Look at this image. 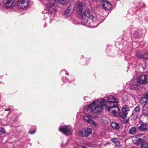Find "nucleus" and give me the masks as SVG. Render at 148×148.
I'll return each instance as SVG.
<instances>
[{"label":"nucleus","mask_w":148,"mask_h":148,"mask_svg":"<svg viewBox=\"0 0 148 148\" xmlns=\"http://www.w3.org/2000/svg\"><path fill=\"white\" fill-rule=\"evenodd\" d=\"M100 1L101 2H104L103 3H106L107 2H109L108 0H100Z\"/></svg>","instance_id":"a878e982"},{"label":"nucleus","mask_w":148,"mask_h":148,"mask_svg":"<svg viewBox=\"0 0 148 148\" xmlns=\"http://www.w3.org/2000/svg\"><path fill=\"white\" fill-rule=\"evenodd\" d=\"M143 139L139 138L136 140V143L137 144H139L140 143H142V142H143Z\"/></svg>","instance_id":"b1692460"},{"label":"nucleus","mask_w":148,"mask_h":148,"mask_svg":"<svg viewBox=\"0 0 148 148\" xmlns=\"http://www.w3.org/2000/svg\"><path fill=\"white\" fill-rule=\"evenodd\" d=\"M28 4V2L27 0H18L17 5L19 8H24L26 7Z\"/></svg>","instance_id":"1a4fd4ad"},{"label":"nucleus","mask_w":148,"mask_h":148,"mask_svg":"<svg viewBox=\"0 0 148 148\" xmlns=\"http://www.w3.org/2000/svg\"><path fill=\"white\" fill-rule=\"evenodd\" d=\"M88 123L95 127H96L97 125V124L95 123V121H93L91 119H90Z\"/></svg>","instance_id":"6ab92c4d"},{"label":"nucleus","mask_w":148,"mask_h":148,"mask_svg":"<svg viewBox=\"0 0 148 148\" xmlns=\"http://www.w3.org/2000/svg\"><path fill=\"white\" fill-rule=\"evenodd\" d=\"M59 130L60 131L66 135H69L72 133L71 128L70 126L66 125L60 127Z\"/></svg>","instance_id":"0eeeda50"},{"label":"nucleus","mask_w":148,"mask_h":148,"mask_svg":"<svg viewBox=\"0 0 148 148\" xmlns=\"http://www.w3.org/2000/svg\"><path fill=\"white\" fill-rule=\"evenodd\" d=\"M129 109L126 106H123L122 109V112L119 113V115L122 119H124L126 117L127 115V112Z\"/></svg>","instance_id":"6e6552de"},{"label":"nucleus","mask_w":148,"mask_h":148,"mask_svg":"<svg viewBox=\"0 0 148 148\" xmlns=\"http://www.w3.org/2000/svg\"><path fill=\"white\" fill-rule=\"evenodd\" d=\"M88 18L91 19L92 21H94L96 19V18L94 17L92 15V13L89 9H87L83 13L82 17V24L85 25L88 21Z\"/></svg>","instance_id":"39448f33"},{"label":"nucleus","mask_w":148,"mask_h":148,"mask_svg":"<svg viewBox=\"0 0 148 148\" xmlns=\"http://www.w3.org/2000/svg\"><path fill=\"white\" fill-rule=\"evenodd\" d=\"M101 5L106 10H109L112 7L111 4L109 2H107L106 3H102Z\"/></svg>","instance_id":"f8f14e48"},{"label":"nucleus","mask_w":148,"mask_h":148,"mask_svg":"<svg viewBox=\"0 0 148 148\" xmlns=\"http://www.w3.org/2000/svg\"><path fill=\"white\" fill-rule=\"evenodd\" d=\"M147 113L148 114V107H147Z\"/></svg>","instance_id":"7c9ffc66"},{"label":"nucleus","mask_w":148,"mask_h":148,"mask_svg":"<svg viewBox=\"0 0 148 148\" xmlns=\"http://www.w3.org/2000/svg\"><path fill=\"white\" fill-rule=\"evenodd\" d=\"M92 131L91 129L90 128H86L84 130L79 131L78 132V134L82 137H87L91 134Z\"/></svg>","instance_id":"423d86ee"},{"label":"nucleus","mask_w":148,"mask_h":148,"mask_svg":"<svg viewBox=\"0 0 148 148\" xmlns=\"http://www.w3.org/2000/svg\"><path fill=\"white\" fill-rule=\"evenodd\" d=\"M141 147L142 148H148V143L145 141L142 142Z\"/></svg>","instance_id":"a211bd4d"},{"label":"nucleus","mask_w":148,"mask_h":148,"mask_svg":"<svg viewBox=\"0 0 148 148\" xmlns=\"http://www.w3.org/2000/svg\"><path fill=\"white\" fill-rule=\"evenodd\" d=\"M138 129L143 131H146L148 130V126L147 123H142L138 127Z\"/></svg>","instance_id":"9d476101"},{"label":"nucleus","mask_w":148,"mask_h":148,"mask_svg":"<svg viewBox=\"0 0 148 148\" xmlns=\"http://www.w3.org/2000/svg\"><path fill=\"white\" fill-rule=\"evenodd\" d=\"M138 57L140 58H144L145 59H148V52H146L144 55L139 54Z\"/></svg>","instance_id":"dca6fc26"},{"label":"nucleus","mask_w":148,"mask_h":148,"mask_svg":"<svg viewBox=\"0 0 148 148\" xmlns=\"http://www.w3.org/2000/svg\"><path fill=\"white\" fill-rule=\"evenodd\" d=\"M35 132V131L34 130H31L29 132V133L31 134H34Z\"/></svg>","instance_id":"bb28decb"},{"label":"nucleus","mask_w":148,"mask_h":148,"mask_svg":"<svg viewBox=\"0 0 148 148\" xmlns=\"http://www.w3.org/2000/svg\"><path fill=\"white\" fill-rule=\"evenodd\" d=\"M144 97H145V98L147 99V100H148V93L146 94L145 95Z\"/></svg>","instance_id":"cd10ccee"},{"label":"nucleus","mask_w":148,"mask_h":148,"mask_svg":"<svg viewBox=\"0 0 148 148\" xmlns=\"http://www.w3.org/2000/svg\"><path fill=\"white\" fill-rule=\"evenodd\" d=\"M69 0H48L47 5L48 8V10L51 14L56 12V8L55 4L56 2H58L60 4L64 5Z\"/></svg>","instance_id":"20e7f679"},{"label":"nucleus","mask_w":148,"mask_h":148,"mask_svg":"<svg viewBox=\"0 0 148 148\" xmlns=\"http://www.w3.org/2000/svg\"><path fill=\"white\" fill-rule=\"evenodd\" d=\"M147 99L145 97H142L140 101V103L143 105H145L146 103Z\"/></svg>","instance_id":"f3484780"},{"label":"nucleus","mask_w":148,"mask_h":148,"mask_svg":"<svg viewBox=\"0 0 148 148\" xmlns=\"http://www.w3.org/2000/svg\"><path fill=\"white\" fill-rule=\"evenodd\" d=\"M0 132L2 134H3L5 133V129L3 128H1L0 129Z\"/></svg>","instance_id":"393cba45"},{"label":"nucleus","mask_w":148,"mask_h":148,"mask_svg":"<svg viewBox=\"0 0 148 148\" xmlns=\"http://www.w3.org/2000/svg\"><path fill=\"white\" fill-rule=\"evenodd\" d=\"M111 125L113 129L116 130H119L120 127L119 124L115 122H112Z\"/></svg>","instance_id":"2eb2a0df"},{"label":"nucleus","mask_w":148,"mask_h":148,"mask_svg":"<svg viewBox=\"0 0 148 148\" xmlns=\"http://www.w3.org/2000/svg\"><path fill=\"white\" fill-rule=\"evenodd\" d=\"M83 119L84 120H85L86 122H87L88 123L89 122V121L90 119L88 116H84L83 118Z\"/></svg>","instance_id":"412c9836"},{"label":"nucleus","mask_w":148,"mask_h":148,"mask_svg":"<svg viewBox=\"0 0 148 148\" xmlns=\"http://www.w3.org/2000/svg\"><path fill=\"white\" fill-rule=\"evenodd\" d=\"M102 99L100 100L94 101L92 103L89 105L87 108V110H90L94 113L100 112L102 111L103 107L105 106H102L100 101Z\"/></svg>","instance_id":"7ed1b4c3"},{"label":"nucleus","mask_w":148,"mask_h":148,"mask_svg":"<svg viewBox=\"0 0 148 148\" xmlns=\"http://www.w3.org/2000/svg\"><path fill=\"white\" fill-rule=\"evenodd\" d=\"M70 11L71 10L70 9V8L69 7L67 8L66 10L65 11L64 14H66L69 13H70Z\"/></svg>","instance_id":"4be33fe9"},{"label":"nucleus","mask_w":148,"mask_h":148,"mask_svg":"<svg viewBox=\"0 0 148 148\" xmlns=\"http://www.w3.org/2000/svg\"><path fill=\"white\" fill-rule=\"evenodd\" d=\"M111 141L116 144L119 143L118 139L116 138H112L111 139Z\"/></svg>","instance_id":"aec40b11"},{"label":"nucleus","mask_w":148,"mask_h":148,"mask_svg":"<svg viewBox=\"0 0 148 148\" xmlns=\"http://www.w3.org/2000/svg\"><path fill=\"white\" fill-rule=\"evenodd\" d=\"M51 0H50V1H51Z\"/></svg>","instance_id":"72a5a7b5"},{"label":"nucleus","mask_w":148,"mask_h":148,"mask_svg":"<svg viewBox=\"0 0 148 148\" xmlns=\"http://www.w3.org/2000/svg\"><path fill=\"white\" fill-rule=\"evenodd\" d=\"M140 107L138 106H137L134 109L135 111L137 112H138L140 111Z\"/></svg>","instance_id":"5701e85b"},{"label":"nucleus","mask_w":148,"mask_h":148,"mask_svg":"<svg viewBox=\"0 0 148 148\" xmlns=\"http://www.w3.org/2000/svg\"><path fill=\"white\" fill-rule=\"evenodd\" d=\"M107 100L102 99L100 101L103 106H105L106 109L109 112H111L114 115H116L119 110L118 108V100L114 97L110 95L106 97Z\"/></svg>","instance_id":"f257e3e1"},{"label":"nucleus","mask_w":148,"mask_h":148,"mask_svg":"<svg viewBox=\"0 0 148 148\" xmlns=\"http://www.w3.org/2000/svg\"><path fill=\"white\" fill-rule=\"evenodd\" d=\"M132 116H134V114H133L132 115Z\"/></svg>","instance_id":"2f4dec72"},{"label":"nucleus","mask_w":148,"mask_h":148,"mask_svg":"<svg viewBox=\"0 0 148 148\" xmlns=\"http://www.w3.org/2000/svg\"><path fill=\"white\" fill-rule=\"evenodd\" d=\"M7 110H9V109H7Z\"/></svg>","instance_id":"473e14b6"},{"label":"nucleus","mask_w":148,"mask_h":148,"mask_svg":"<svg viewBox=\"0 0 148 148\" xmlns=\"http://www.w3.org/2000/svg\"><path fill=\"white\" fill-rule=\"evenodd\" d=\"M79 148H86L85 147L83 146H80Z\"/></svg>","instance_id":"c85d7f7f"},{"label":"nucleus","mask_w":148,"mask_h":148,"mask_svg":"<svg viewBox=\"0 0 148 148\" xmlns=\"http://www.w3.org/2000/svg\"><path fill=\"white\" fill-rule=\"evenodd\" d=\"M147 83V76L143 75L140 76L138 79H135L129 82L127 84L129 85L130 89L135 90L138 89V87L140 86L141 84H145Z\"/></svg>","instance_id":"f03ea898"},{"label":"nucleus","mask_w":148,"mask_h":148,"mask_svg":"<svg viewBox=\"0 0 148 148\" xmlns=\"http://www.w3.org/2000/svg\"><path fill=\"white\" fill-rule=\"evenodd\" d=\"M138 117V116L136 115V116H135V118H134V119H136Z\"/></svg>","instance_id":"c756f323"},{"label":"nucleus","mask_w":148,"mask_h":148,"mask_svg":"<svg viewBox=\"0 0 148 148\" xmlns=\"http://www.w3.org/2000/svg\"><path fill=\"white\" fill-rule=\"evenodd\" d=\"M137 131L136 127H133L129 129V133L130 134L134 135L137 133Z\"/></svg>","instance_id":"4468645a"},{"label":"nucleus","mask_w":148,"mask_h":148,"mask_svg":"<svg viewBox=\"0 0 148 148\" xmlns=\"http://www.w3.org/2000/svg\"><path fill=\"white\" fill-rule=\"evenodd\" d=\"M3 3L5 6L7 7H12L14 5L13 0H4Z\"/></svg>","instance_id":"9b49d317"},{"label":"nucleus","mask_w":148,"mask_h":148,"mask_svg":"<svg viewBox=\"0 0 148 148\" xmlns=\"http://www.w3.org/2000/svg\"><path fill=\"white\" fill-rule=\"evenodd\" d=\"M77 12L81 13L83 11V5L81 2H79L77 5L76 8Z\"/></svg>","instance_id":"ddd939ff"}]
</instances>
